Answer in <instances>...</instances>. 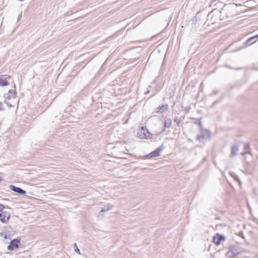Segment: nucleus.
Returning <instances> with one entry per match:
<instances>
[{"label":"nucleus","instance_id":"nucleus-15","mask_svg":"<svg viewBox=\"0 0 258 258\" xmlns=\"http://www.w3.org/2000/svg\"><path fill=\"white\" fill-rule=\"evenodd\" d=\"M113 206L112 205H108L107 206V208L106 209H102L100 212H105V211H109L110 210H111Z\"/></svg>","mask_w":258,"mask_h":258},{"label":"nucleus","instance_id":"nucleus-6","mask_svg":"<svg viewBox=\"0 0 258 258\" xmlns=\"http://www.w3.org/2000/svg\"><path fill=\"white\" fill-rule=\"evenodd\" d=\"M10 189L20 195H24L25 194H26L25 190H23L20 187L15 186V185H11L10 186Z\"/></svg>","mask_w":258,"mask_h":258},{"label":"nucleus","instance_id":"nucleus-20","mask_svg":"<svg viewBox=\"0 0 258 258\" xmlns=\"http://www.w3.org/2000/svg\"><path fill=\"white\" fill-rule=\"evenodd\" d=\"M149 93V91H148L147 92H146V94H148Z\"/></svg>","mask_w":258,"mask_h":258},{"label":"nucleus","instance_id":"nucleus-17","mask_svg":"<svg viewBox=\"0 0 258 258\" xmlns=\"http://www.w3.org/2000/svg\"><path fill=\"white\" fill-rule=\"evenodd\" d=\"M249 148V146L248 144L244 145V149L246 151L248 150Z\"/></svg>","mask_w":258,"mask_h":258},{"label":"nucleus","instance_id":"nucleus-18","mask_svg":"<svg viewBox=\"0 0 258 258\" xmlns=\"http://www.w3.org/2000/svg\"><path fill=\"white\" fill-rule=\"evenodd\" d=\"M5 208L4 206L2 205V204H0V212L2 211V210H3V209Z\"/></svg>","mask_w":258,"mask_h":258},{"label":"nucleus","instance_id":"nucleus-11","mask_svg":"<svg viewBox=\"0 0 258 258\" xmlns=\"http://www.w3.org/2000/svg\"><path fill=\"white\" fill-rule=\"evenodd\" d=\"M223 239H224V237L222 236H220V237H219L217 239L215 237H214L213 241L216 244L219 245L220 244V241Z\"/></svg>","mask_w":258,"mask_h":258},{"label":"nucleus","instance_id":"nucleus-2","mask_svg":"<svg viewBox=\"0 0 258 258\" xmlns=\"http://www.w3.org/2000/svg\"><path fill=\"white\" fill-rule=\"evenodd\" d=\"M10 217V214L6 211L2 210L0 212V220L3 223H7Z\"/></svg>","mask_w":258,"mask_h":258},{"label":"nucleus","instance_id":"nucleus-14","mask_svg":"<svg viewBox=\"0 0 258 258\" xmlns=\"http://www.w3.org/2000/svg\"><path fill=\"white\" fill-rule=\"evenodd\" d=\"M11 94L12 95H14V92L12 90H9L8 94H5L4 97L7 99H10L11 96L9 95Z\"/></svg>","mask_w":258,"mask_h":258},{"label":"nucleus","instance_id":"nucleus-12","mask_svg":"<svg viewBox=\"0 0 258 258\" xmlns=\"http://www.w3.org/2000/svg\"><path fill=\"white\" fill-rule=\"evenodd\" d=\"M171 125V120L170 119H167L164 121V127L167 128H169Z\"/></svg>","mask_w":258,"mask_h":258},{"label":"nucleus","instance_id":"nucleus-1","mask_svg":"<svg viewBox=\"0 0 258 258\" xmlns=\"http://www.w3.org/2000/svg\"><path fill=\"white\" fill-rule=\"evenodd\" d=\"M138 135L141 139H148L150 137L151 134L146 127L143 126L139 129Z\"/></svg>","mask_w":258,"mask_h":258},{"label":"nucleus","instance_id":"nucleus-9","mask_svg":"<svg viewBox=\"0 0 258 258\" xmlns=\"http://www.w3.org/2000/svg\"><path fill=\"white\" fill-rule=\"evenodd\" d=\"M257 37H258V35H255L253 37L249 38L246 42V44L247 45H250L252 44V43H254L255 42H256V40L253 41V40Z\"/></svg>","mask_w":258,"mask_h":258},{"label":"nucleus","instance_id":"nucleus-13","mask_svg":"<svg viewBox=\"0 0 258 258\" xmlns=\"http://www.w3.org/2000/svg\"><path fill=\"white\" fill-rule=\"evenodd\" d=\"M206 136H207L208 138H210V134H209V133L208 131H206V135H199L198 137H197V139L199 140H201V139H204L205 138Z\"/></svg>","mask_w":258,"mask_h":258},{"label":"nucleus","instance_id":"nucleus-7","mask_svg":"<svg viewBox=\"0 0 258 258\" xmlns=\"http://www.w3.org/2000/svg\"><path fill=\"white\" fill-rule=\"evenodd\" d=\"M168 109V105L167 104H164L162 106L158 107L156 108V112L157 113H163V112L167 110Z\"/></svg>","mask_w":258,"mask_h":258},{"label":"nucleus","instance_id":"nucleus-16","mask_svg":"<svg viewBox=\"0 0 258 258\" xmlns=\"http://www.w3.org/2000/svg\"><path fill=\"white\" fill-rule=\"evenodd\" d=\"M74 246H75V251L76 252L78 253L79 254H81L80 250V249L78 248V247L77 245V244H76V243H75V244H74Z\"/></svg>","mask_w":258,"mask_h":258},{"label":"nucleus","instance_id":"nucleus-10","mask_svg":"<svg viewBox=\"0 0 258 258\" xmlns=\"http://www.w3.org/2000/svg\"><path fill=\"white\" fill-rule=\"evenodd\" d=\"M238 151V147L237 146H233L231 149V156L235 155Z\"/></svg>","mask_w":258,"mask_h":258},{"label":"nucleus","instance_id":"nucleus-5","mask_svg":"<svg viewBox=\"0 0 258 258\" xmlns=\"http://www.w3.org/2000/svg\"><path fill=\"white\" fill-rule=\"evenodd\" d=\"M10 78V76L8 75H1L0 77V86H8L9 83L7 80Z\"/></svg>","mask_w":258,"mask_h":258},{"label":"nucleus","instance_id":"nucleus-4","mask_svg":"<svg viewBox=\"0 0 258 258\" xmlns=\"http://www.w3.org/2000/svg\"><path fill=\"white\" fill-rule=\"evenodd\" d=\"M20 243V240L17 239H13L11 241L10 244L8 246V249L13 250L16 248H18L19 247Z\"/></svg>","mask_w":258,"mask_h":258},{"label":"nucleus","instance_id":"nucleus-8","mask_svg":"<svg viewBox=\"0 0 258 258\" xmlns=\"http://www.w3.org/2000/svg\"><path fill=\"white\" fill-rule=\"evenodd\" d=\"M237 254H238V252L235 251L234 247H230L229 251L227 252V254L230 256H235Z\"/></svg>","mask_w":258,"mask_h":258},{"label":"nucleus","instance_id":"nucleus-19","mask_svg":"<svg viewBox=\"0 0 258 258\" xmlns=\"http://www.w3.org/2000/svg\"><path fill=\"white\" fill-rule=\"evenodd\" d=\"M247 152H244V153H241V155L242 156H244L246 153H247Z\"/></svg>","mask_w":258,"mask_h":258},{"label":"nucleus","instance_id":"nucleus-3","mask_svg":"<svg viewBox=\"0 0 258 258\" xmlns=\"http://www.w3.org/2000/svg\"><path fill=\"white\" fill-rule=\"evenodd\" d=\"M164 149V146H161L157 148L155 151L152 152L147 155L149 158L156 157L160 156L161 152Z\"/></svg>","mask_w":258,"mask_h":258}]
</instances>
